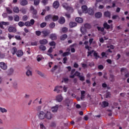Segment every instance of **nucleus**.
Segmentation results:
<instances>
[{"instance_id":"f257e3e1","label":"nucleus","mask_w":129,"mask_h":129,"mask_svg":"<svg viewBox=\"0 0 129 129\" xmlns=\"http://www.w3.org/2000/svg\"><path fill=\"white\" fill-rule=\"evenodd\" d=\"M35 24V20L31 19L30 21H27L25 23H24L23 21H20L18 23V26L19 27H24V26H26V27H32V26H34Z\"/></svg>"},{"instance_id":"f03ea898","label":"nucleus","mask_w":129,"mask_h":129,"mask_svg":"<svg viewBox=\"0 0 129 129\" xmlns=\"http://www.w3.org/2000/svg\"><path fill=\"white\" fill-rule=\"evenodd\" d=\"M62 7L65 9L67 11H68L70 13H73L74 12V9H73V8L69 6L68 5V4L64 3H63L62 5Z\"/></svg>"},{"instance_id":"7ed1b4c3","label":"nucleus","mask_w":129,"mask_h":129,"mask_svg":"<svg viewBox=\"0 0 129 129\" xmlns=\"http://www.w3.org/2000/svg\"><path fill=\"white\" fill-rule=\"evenodd\" d=\"M30 10L32 11V18H33V19H39V16H38V12L37 11V10L35 9L33 6L31 7Z\"/></svg>"},{"instance_id":"20e7f679","label":"nucleus","mask_w":129,"mask_h":129,"mask_svg":"<svg viewBox=\"0 0 129 129\" xmlns=\"http://www.w3.org/2000/svg\"><path fill=\"white\" fill-rule=\"evenodd\" d=\"M45 113L44 111H40L38 114V117L40 119H44L45 118Z\"/></svg>"},{"instance_id":"39448f33","label":"nucleus","mask_w":129,"mask_h":129,"mask_svg":"<svg viewBox=\"0 0 129 129\" xmlns=\"http://www.w3.org/2000/svg\"><path fill=\"white\" fill-rule=\"evenodd\" d=\"M0 67L1 69H3V70H7V69H8V65H7L4 62H0Z\"/></svg>"},{"instance_id":"423d86ee","label":"nucleus","mask_w":129,"mask_h":129,"mask_svg":"<svg viewBox=\"0 0 129 129\" xmlns=\"http://www.w3.org/2000/svg\"><path fill=\"white\" fill-rule=\"evenodd\" d=\"M53 117V114L50 112L47 111L45 113V118L46 119H51Z\"/></svg>"},{"instance_id":"0eeeda50","label":"nucleus","mask_w":129,"mask_h":129,"mask_svg":"<svg viewBox=\"0 0 129 129\" xmlns=\"http://www.w3.org/2000/svg\"><path fill=\"white\" fill-rule=\"evenodd\" d=\"M10 25V22H0V27L2 29H4V26H9Z\"/></svg>"},{"instance_id":"6e6552de","label":"nucleus","mask_w":129,"mask_h":129,"mask_svg":"<svg viewBox=\"0 0 129 129\" xmlns=\"http://www.w3.org/2000/svg\"><path fill=\"white\" fill-rule=\"evenodd\" d=\"M8 31L10 33H16V32H17V29L16 27L10 26L8 28Z\"/></svg>"},{"instance_id":"1a4fd4ad","label":"nucleus","mask_w":129,"mask_h":129,"mask_svg":"<svg viewBox=\"0 0 129 129\" xmlns=\"http://www.w3.org/2000/svg\"><path fill=\"white\" fill-rule=\"evenodd\" d=\"M65 18L62 16L60 17L58 20V23L61 25H63V24H65Z\"/></svg>"},{"instance_id":"9d476101","label":"nucleus","mask_w":129,"mask_h":129,"mask_svg":"<svg viewBox=\"0 0 129 129\" xmlns=\"http://www.w3.org/2000/svg\"><path fill=\"white\" fill-rule=\"evenodd\" d=\"M56 100L58 101V102H61V101L63 100V97L61 95H58L56 97Z\"/></svg>"},{"instance_id":"9b49d317","label":"nucleus","mask_w":129,"mask_h":129,"mask_svg":"<svg viewBox=\"0 0 129 129\" xmlns=\"http://www.w3.org/2000/svg\"><path fill=\"white\" fill-rule=\"evenodd\" d=\"M20 5L22 6H27L28 5V1L27 0H21L20 2Z\"/></svg>"},{"instance_id":"f8f14e48","label":"nucleus","mask_w":129,"mask_h":129,"mask_svg":"<svg viewBox=\"0 0 129 129\" xmlns=\"http://www.w3.org/2000/svg\"><path fill=\"white\" fill-rule=\"evenodd\" d=\"M53 18V15L49 14L45 17V21L46 22H48V21H50V20H52V18Z\"/></svg>"},{"instance_id":"ddd939ff","label":"nucleus","mask_w":129,"mask_h":129,"mask_svg":"<svg viewBox=\"0 0 129 129\" xmlns=\"http://www.w3.org/2000/svg\"><path fill=\"white\" fill-rule=\"evenodd\" d=\"M59 6L60 4L58 1H55L53 4V7L54 9H58Z\"/></svg>"},{"instance_id":"4468645a","label":"nucleus","mask_w":129,"mask_h":129,"mask_svg":"<svg viewBox=\"0 0 129 129\" xmlns=\"http://www.w3.org/2000/svg\"><path fill=\"white\" fill-rule=\"evenodd\" d=\"M82 10L83 11V13H85V14H87L88 12V9H87V6L84 5L82 6Z\"/></svg>"},{"instance_id":"2eb2a0df","label":"nucleus","mask_w":129,"mask_h":129,"mask_svg":"<svg viewBox=\"0 0 129 129\" xmlns=\"http://www.w3.org/2000/svg\"><path fill=\"white\" fill-rule=\"evenodd\" d=\"M49 38L50 39H51L52 41H54L55 40H57V35L55 34V33H52L50 35Z\"/></svg>"},{"instance_id":"dca6fc26","label":"nucleus","mask_w":129,"mask_h":129,"mask_svg":"<svg viewBox=\"0 0 129 129\" xmlns=\"http://www.w3.org/2000/svg\"><path fill=\"white\" fill-rule=\"evenodd\" d=\"M39 43L41 45H46V44H48V40L46 39L40 40Z\"/></svg>"},{"instance_id":"f3484780","label":"nucleus","mask_w":129,"mask_h":129,"mask_svg":"<svg viewBox=\"0 0 129 129\" xmlns=\"http://www.w3.org/2000/svg\"><path fill=\"white\" fill-rule=\"evenodd\" d=\"M85 98V91H81V100H83Z\"/></svg>"},{"instance_id":"a211bd4d","label":"nucleus","mask_w":129,"mask_h":129,"mask_svg":"<svg viewBox=\"0 0 129 129\" xmlns=\"http://www.w3.org/2000/svg\"><path fill=\"white\" fill-rule=\"evenodd\" d=\"M23 54H24V53H23V51H22V50H18L16 52V55H17V57H22V56Z\"/></svg>"},{"instance_id":"6ab92c4d","label":"nucleus","mask_w":129,"mask_h":129,"mask_svg":"<svg viewBox=\"0 0 129 129\" xmlns=\"http://www.w3.org/2000/svg\"><path fill=\"white\" fill-rule=\"evenodd\" d=\"M52 20L53 22H56L59 20V17L57 15H52Z\"/></svg>"},{"instance_id":"aec40b11","label":"nucleus","mask_w":129,"mask_h":129,"mask_svg":"<svg viewBox=\"0 0 129 129\" xmlns=\"http://www.w3.org/2000/svg\"><path fill=\"white\" fill-rule=\"evenodd\" d=\"M76 21L77 22V23L81 24L82 23H83V19L80 17H77L76 18Z\"/></svg>"},{"instance_id":"412c9836","label":"nucleus","mask_w":129,"mask_h":129,"mask_svg":"<svg viewBox=\"0 0 129 129\" xmlns=\"http://www.w3.org/2000/svg\"><path fill=\"white\" fill-rule=\"evenodd\" d=\"M69 25L70 28H74V27H76V26H77V23H76V22H71L70 23Z\"/></svg>"},{"instance_id":"4be33fe9","label":"nucleus","mask_w":129,"mask_h":129,"mask_svg":"<svg viewBox=\"0 0 129 129\" xmlns=\"http://www.w3.org/2000/svg\"><path fill=\"white\" fill-rule=\"evenodd\" d=\"M67 34H63L61 35L60 37V40L61 41H64V40H66L67 39Z\"/></svg>"},{"instance_id":"5701e85b","label":"nucleus","mask_w":129,"mask_h":129,"mask_svg":"<svg viewBox=\"0 0 129 129\" xmlns=\"http://www.w3.org/2000/svg\"><path fill=\"white\" fill-rule=\"evenodd\" d=\"M109 104L108 103V102H107L106 101H103L102 106V107H104V108L107 107V106H108Z\"/></svg>"},{"instance_id":"b1692460","label":"nucleus","mask_w":129,"mask_h":129,"mask_svg":"<svg viewBox=\"0 0 129 129\" xmlns=\"http://www.w3.org/2000/svg\"><path fill=\"white\" fill-rule=\"evenodd\" d=\"M102 16V14L100 12H97L95 15V17H96V18H97L98 19H99V18H101Z\"/></svg>"},{"instance_id":"393cba45","label":"nucleus","mask_w":129,"mask_h":129,"mask_svg":"<svg viewBox=\"0 0 129 129\" xmlns=\"http://www.w3.org/2000/svg\"><path fill=\"white\" fill-rule=\"evenodd\" d=\"M26 75L28 76V77H30V76H33V73L31 71H27Z\"/></svg>"},{"instance_id":"a878e982","label":"nucleus","mask_w":129,"mask_h":129,"mask_svg":"<svg viewBox=\"0 0 129 129\" xmlns=\"http://www.w3.org/2000/svg\"><path fill=\"white\" fill-rule=\"evenodd\" d=\"M104 15L105 17H106V18H110V12L109 11L105 12L104 13Z\"/></svg>"},{"instance_id":"bb28decb","label":"nucleus","mask_w":129,"mask_h":129,"mask_svg":"<svg viewBox=\"0 0 129 129\" xmlns=\"http://www.w3.org/2000/svg\"><path fill=\"white\" fill-rule=\"evenodd\" d=\"M46 49H47V48L45 46V45H41L39 46V49L41 51H46Z\"/></svg>"},{"instance_id":"cd10ccee","label":"nucleus","mask_w":129,"mask_h":129,"mask_svg":"<svg viewBox=\"0 0 129 129\" xmlns=\"http://www.w3.org/2000/svg\"><path fill=\"white\" fill-rule=\"evenodd\" d=\"M115 79H114V75H110V81L111 82H114L115 81Z\"/></svg>"},{"instance_id":"c85d7f7f","label":"nucleus","mask_w":129,"mask_h":129,"mask_svg":"<svg viewBox=\"0 0 129 129\" xmlns=\"http://www.w3.org/2000/svg\"><path fill=\"white\" fill-rule=\"evenodd\" d=\"M103 27L105 28V29H107V30H108V29L110 28V26L107 24V23H105L103 24Z\"/></svg>"},{"instance_id":"c756f323","label":"nucleus","mask_w":129,"mask_h":129,"mask_svg":"<svg viewBox=\"0 0 129 129\" xmlns=\"http://www.w3.org/2000/svg\"><path fill=\"white\" fill-rule=\"evenodd\" d=\"M0 111L1 112H2V113H4L5 112H8V110H7L6 108H3V107H0Z\"/></svg>"},{"instance_id":"7c9ffc66","label":"nucleus","mask_w":129,"mask_h":129,"mask_svg":"<svg viewBox=\"0 0 129 129\" xmlns=\"http://www.w3.org/2000/svg\"><path fill=\"white\" fill-rule=\"evenodd\" d=\"M18 52V49L16 48V47H14L12 48V54L13 55H15L16 53Z\"/></svg>"},{"instance_id":"2f4dec72","label":"nucleus","mask_w":129,"mask_h":129,"mask_svg":"<svg viewBox=\"0 0 129 129\" xmlns=\"http://www.w3.org/2000/svg\"><path fill=\"white\" fill-rule=\"evenodd\" d=\"M6 11L8 14L9 15H11V14H13V11L11 10V8H6Z\"/></svg>"},{"instance_id":"473e14b6","label":"nucleus","mask_w":129,"mask_h":129,"mask_svg":"<svg viewBox=\"0 0 129 129\" xmlns=\"http://www.w3.org/2000/svg\"><path fill=\"white\" fill-rule=\"evenodd\" d=\"M14 73V69L11 68L8 70V75H12Z\"/></svg>"},{"instance_id":"72a5a7b5","label":"nucleus","mask_w":129,"mask_h":129,"mask_svg":"<svg viewBox=\"0 0 129 129\" xmlns=\"http://www.w3.org/2000/svg\"><path fill=\"white\" fill-rule=\"evenodd\" d=\"M34 5L35 6H39L40 4V0H34Z\"/></svg>"},{"instance_id":"f704fd0d","label":"nucleus","mask_w":129,"mask_h":129,"mask_svg":"<svg viewBox=\"0 0 129 129\" xmlns=\"http://www.w3.org/2000/svg\"><path fill=\"white\" fill-rule=\"evenodd\" d=\"M55 26H56V24H55V23L51 22L49 24V28H50V29H53V28H55Z\"/></svg>"},{"instance_id":"c9c22d12","label":"nucleus","mask_w":129,"mask_h":129,"mask_svg":"<svg viewBox=\"0 0 129 129\" xmlns=\"http://www.w3.org/2000/svg\"><path fill=\"white\" fill-rule=\"evenodd\" d=\"M70 54H71V53L68 52V51H67V52H64L62 56V57H66L67 56H69V55H70Z\"/></svg>"},{"instance_id":"e433bc0d","label":"nucleus","mask_w":129,"mask_h":129,"mask_svg":"<svg viewBox=\"0 0 129 129\" xmlns=\"http://www.w3.org/2000/svg\"><path fill=\"white\" fill-rule=\"evenodd\" d=\"M13 11L14 13H18L20 12V10H19V8L17 7H15L13 9Z\"/></svg>"},{"instance_id":"4c0bfd02","label":"nucleus","mask_w":129,"mask_h":129,"mask_svg":"<svg viewBox=\"0 0 129 129\" xmlns=\"http://www.w3.org/2000/svg\"><path fill=\"white\" fill-rule=\"evenodd\" d=\"M93 55L95 59H98V58H100V56L98 55V53H97V52H94Z\"/></svg>"},{"instance_id":"58836bf2","label":"nucleus","mask_w":129,"mask_h":129,"mask_svg":"<svg viewBox=\"0 0 129 129\" xmlns=\"http://www.w3.org/2000/svg\"><path fill=\"white\" fill-rule=\"evenodd\" d=\"M14 21H15V22H19L20 21V17L18 15H15L14 17Z\"/></svg>"},{"instance_id":"ea45409f","label":"nucleus","mask_w":129,"mask_h":129,"mask_svg":"<svg viewBox=\"0 0 129 129\" xmlns=\"http://www.w3.org/2000/svg\"><path fill=\"white\" fill-rule=\"evenodd\" d=\"M80 30L81 33H86V28L85 27H82Z\"/></svg>"},{"instance_id":"a19ab883","label":"nucleus","mask_w":129,"mask_h":129,"mask_svg":"<svg viewBox=\"0 0 129 129\" xmlns=\"http://www.w3.org/2000/svg\"><path fill=\"white\" fill-rule=\"evenodd\" d=\"M88 13L89 15H90L91 16L93 15L94 14V12H93V10L92 9H89V11L88 10Z\"/></svg>"},{"instance_id":"79ce46f5","label":"nucleus","mask_w":129,"mask_h":129,"mask_svg":"<svg viewBox=\"0 0 129 129\" xmlns=\"http://www.w3.org/2000/svg\"><path fill=\"white\" fill-rule=\"evenodd\" d=\"M58 68V66H54V67L53 68H52V69L51 70V72H52V73H53V72H55V70Z\"/></svg>"},{"instance_id":"37998d69","label":"nucleus","mask_w":129,"mask_h":129,"mask_svg":"<svg viewBox=\"0 0 129 129\" xmlns=\"http://www.w3.org/2000/svg\"><path fill=\"white\" fill-rule=\"evenodd\" d=\"M84 27L86 29H90V28H91V25L88 23H86L85 24Z\"/></svg>"},{"instance_id":"c03bdc74","label":"nucleus","mask_w":129,"mask_h":129,"mask_svg":"<svg viewBox=\"0 0 129 129\" xmlns=\"http://www.w3.org/2000/svg\"><path fill=\"white\" fill-rule=\"evenodd\" d=\"M53 91H56L57 93H60V89H59V87H55Z\"/></svg>"},{"instance_id":"a18cd8bd","label":"nucleus","mask_w":129,"mask_h":129,"mask_svg":"<svg viewBox=\"0 0 129 129\" xmlns=\"http://www.w3.org/2000/svg\"><path fill=\"white\" fill-rule=\"evenodd\" d=\"M36 72L38 74V75H40V76H42V77H44V74L42 73V72L39 70H36Z\"/></svg>"},{"instance_id":"49530a36","label":"nucleus","mask_w":129,"mask_h":129,"mask_svg":"<svg viewBox=\"0 0 129 129\" xmlns=\"http://www.w3.org/2000/svg\"><path fill=\"white\" fill-rule=\"evenodd\" d=\"M58 110V107L57 106H54L52 108V112H55Z\"/></svg>"},{"instance_id":"de8ad7c7","label":"nucleus","mask_w":129,"mask_h":129,"mask_svg":"<svg viewBox=\"0 0 129 129\" xmlns=\"http://www.w3.org/2000/svg\"><path fill=\"white\" fill-rule=\"evenodd\" d=\"M49 36V33H43V35H41L42 38H46Z\"/></svg>"},{"instance_id":"09e8293b","label":"nucleus","mask_w":129,"mask_h":129,"mask_svg":"<svg viewBox=\"0 0 129 129\" xmlns=\"http://www.w3.org/2000/svg\"><path fill=\"white\" fill-rule=\"evenodd\" d=\"M97 29H98V30L100 32H103V31H104V28L103 27L98 26L97 27Z\"/></svg>"},{"instance_id":"8fccbe9b","label":"nucleus","mask_w":129,"mask_h":129,"mask_svg":"<svg viewBox=\"0 0 129 129\" xmlns=\"http://www.w3.org/2000/svg\"><path fill=\"white\" fill-rule=\"evenodd\" d=\"M61 30L63 33H67V32L68 31V28H67V27H63L62 28Z\"/></svg>"},{"instance_id":"3c124183","label":"nucleus","mask_w":129,"mask_h":129,"mask_svg":"<svg viewBox=\"0 0 129 129\" xmlns=\"http://www.w3.org/2000/svg\"><path fill=\"white\" fill-rule=\"evenodd\" d=\"M46 26H47V23L46 22H43L41 24H40V27L41 28H45Z\"/></svg>"},{"instance_id":"603ef678","label":"nucleus","mask_w":129,"mask_h":129,"mask_svg":"<svg viewBox=\"0 0 129 129\" xmlns=\"http://www.w3.org/2000/svg\"><path fill=\"white\" fill-rule=\"evenodd\" d=\"M81 119H82V117H78L76 118V122H79V121H81Z\"/></svg>"},{"instance_id":"864d4df0","label":"nucleus","mask_w":129,"mask_h":129,"mask_svg":"<svg viewBox=\"0 0 129 129\" xmlns=\"http://www.w3.org/2000/svg\"><path fill=\"white\" fill-rule=\"evenodd\" d=\"M93 52H94V50L89 51L88 52V54L87 55V57H89V56H91V57H92V55H91V54H92V53H93Z\"/></svg>"},{"instance_id":"5fc2aeb1","label":"nucleus","mask_w":129,"mask_h":129,"mask_svg":"<svg viewBox=\"0 0 129 129\" xmlns=\"http://www.w3.org/2000/svg\"><path fill=\"white\" fill-rule=\"evenodd\" d=\"M37 60L38 62H40V61H41V60H42V55H38L37 56Z\"/></svg>"},{"instance_id":"6e6d98bb","label":"nucleus","mask_w":129,"mask_h":129,"mask_svg":"<svg viewBox=\"0 0 129 129\" xmlns=\"http://www.w3.org/2000/svg\"><path fill=\"white\" fill-rule=\"evenodd\" d=\"M124 77L125 78H124V80L126 79V78H128V77H129V73L128 72H125V74H124Z\"/></svg>"},{"instance_id":"4d7b16f0","label":"nucleus","mask_w":129,"mask_h":129,"mask_svg":"<svg viewBox=\"0 0 129 129\" xmlns=\"http://www.w3.org/2000/svg\"><path fill=\"white\" fill-rule=\"evenodd\" d=\"M41 109H42V106H38L36 107V111H41Z\"/></svg>"},{"instance_id":"13d9d810","label":"nucleus","mask_w":129,"mask_h":129,"mask_svg":"<svg viewBox=\"0 0 129 129\" xmlns=\"http://www.w3.org/2000/svg\"><path fill=\"white\" fill-rule=\"evenodd\" d=\"M79 77L81 81H84V80H85V77H84V76H80Z\"/></svg>"},{"instance_id":"bf43d9fd","label":"nucleus","mask_w":129,"mask_h":129,"mask_svg":"<svg viewBox=\"0 0 129 129\" xmlns=\"http://www.w3.org/2000/svg\"><path fill=\"white\" fill-rule=\"evenodd\" d=\"M13 87L15 88V89H17L18 88V83L15 82L13 84Z\"/></svg>"},{"instance_id":"052dcab7","label":"nucleus","mask_w":129,"mask_h":129,"mask_svg":"<svg viewBox=\"0 0 129 129\" xmlns=\"http://www.w3.org/2000/svg\"><path fill=\"white\" fill-rule=\"evenodd\" d=\"M98 68L99 69V70H103L104 67H103L102 64H100L98 66Z\"/></svg>"},{"instance_id":"680f3d73","label":"nucleus","mask_w":129,"mask_h":129,"mask_svg":"<svg viewBox=\"0 0 129 129\" xmlns=\"http://www.w3.org/2000/svg\"><path fill=\"white\" fill-rule=\"evenodd\" d=\"M65 17H66L68 19H70L71 18V15H70V14L68 13H65L64 14Z\"/></svg>"},{"instance_id":"e2e57ef3","label":"nucleus","mask_w":129,"mask_h":129,"mask_svg":"<svg viewBox=\"0 0 129 129\" xmlns=\"http://www.w3.org/2000/svg\"><path fill=\"white\" fill-rule=\"evenodd\" d=\"M80 73L77 71L75 73L74 75L75 76H77L78 77H79L80 76Z\"/></svg>"},{"instance_id":"0e129e2a","label":"nucleus","mask_w":129,"mask_h":129,"mask_svg":"<svg viewBox=\"0 0 129 129\" xmlns=\"http://www.w3.org/2000/svg\"><path fill=\"white\" fill-rule=\"evenodd\" d=\"M25 68L27 71H31L32 70V68L30 66H28Z\"/></svg>"},{"instance_id":"69168bd1","label":"nucleus","mask_w":129,"mask_h":129,"mask_svg":"<svg viewBox=\"0 0 129 129\" xmlns=\"http://www.w3.org/2000/svg\"><path fill=\"white\" fill-rule=\"evenodd\" d=\"M50 46H56V43L54 41H51L49 43Z\"/></svg>"},{"instance_id":"338daca9","label":"nucleus","mask_w":129,"mask_h":129,"mask_svg":"<svg viewBox=\"0 0 129 129\" xmlns=\"http://www.w3.org/2000/svg\"><path fill=\"white\" fill-rule=\"evenodd\" d=\"M40 128H42V129H46V127H45V126L44 125V124H43L42 123H41L40 124Z\"/></svg>"},{"instance_id":"774afa93","label":"nucleus","mask_w":129,"mask_h":129,"mask_svg":"<svg viewBox=\"0 0 129 129\" xmlns=\"http://www.w3.org/2000/svg\"><path fill=\"white\" fill-rule=\"evenodd\" d=\"M23 21H27L28 20V16L25 15L22 18Z\"/></svg>"}]
</instances>
